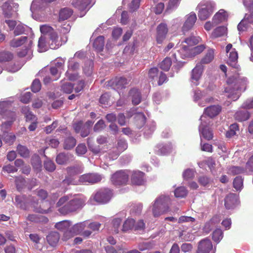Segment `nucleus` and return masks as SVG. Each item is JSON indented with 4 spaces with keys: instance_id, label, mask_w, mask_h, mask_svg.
<instances>
[{
    "instance_id": "a878e982",
    "label": "nucleus",
    "mask_w": 253,
    "mask_h": 253,
    "mask_svg": "<svg viewBox=\"0 0 253 253\" xmlns=\"http://www.w3.org/2000/svg\"><path fill=\"white\" fill-rule=\"evenodd\" d=\"M104 46V37L100 36L98 37L94 40L93 46V48L97 51H102Z\"/></svg>"
},
{
    "instance_id": "0eeeda50",
    "label": "nucleus",
    "mask_w": 253,
    "mask_h": 253,
    "mask_svg": "<svg viewBox=\"0 0 253 253\" xmlns=\"http://www.w3.org/2000/svg\"><path fill=\"white\" fill-rule=\"evenodd\" d=\"M128 180V174L124 170H119L113 174L111 177V181L115 185L126 184Z\"/></svg>"
},
{
    "instance_id": "2eb2a0df",
    "label": "nucleus",
    "mask_w": 253,
    "mask_h": 253,
    "mask_svg": "<svg viewBox=\"0 0 253 253\" xmlns=\"http://www.w3.org/2000/svg\"><path fill=\"white\" fill-rule=\"evenodd\" d=\"M145 173L140 171H134L131 176V181L135 185H141L144 182Z\"/></svg>"
},
{
    "instance_id": "de8ad7c7",
    "label": "nucleus",
    "mask_w": 253,
    "mask_h": 253,
    "mask_svg": "<svg viewBox=\"0 0 253 253\" xmlns=\"http://www.w3.org/2000/svg\"><path fill=\"white\" fill-rule=\"evenodd\" d=\"M223 237V232L220 229H215L212 233V240L216 243L219 242Z\"/></svg>"
},
{
    "instance_id": "e2e57ef3",
    "label": "nucleus",
    "mask_w": 253,
    "mask_h": 253,
    "mask_svg": "<svg viewBox=\"0 0 253 253\" xmlns=\"http://www.w3.org/2000/svg\"><path fill=\"white\" fill-rule=\"evenodd\" d=\"M105 122L102 120H99L94 125L93 130L95 132H99L105 127Z\"/></svg>"
},
{
    "instance_id": "c9c22d12",
    "label": "nucleus",
    "mask_w": 253,
    "mask_h": 253,
    "mask_svg": "<svg viewBox=\"0 0 253 253\" xmlns=\"http://www.w3.org/2000/svg\"><path fill=\"white\" fill-rule=\"evenodd\" d=\"M214 58V51L212 49H210L208 50L206 54L201 59V64H208L210 63Z\"/></svg>"
},
{
    "instance_id": "ddd939ff",
    "label": "nucleus",
    "mask_w": 253,
    "mask_h": 253,
    "mask_svg": "<svg viewBox=\"0 0 253 253\" xmlns=\"http://www.w3.org/2000/svg\"><path fill=\"white\" fill-rule=\"evenodd\" d=\"M196 20V14L193 12L190 13L188 15H187L186 21L182 27L183 31H187L192 29L194 26Z\"/></svg>"
},
{
    "instance_id": "f3484780",
    "label": "nucleus",
    "mask_w": 253,
    "mask_h": 253,
    "mask_svg": "<svg viewBox=\"0 0 253 253\" xmlns=\"http://www.w3.org/2000/svg\"><path fill=\"white\" fill-rule=\"evenodd\" d=\"M238 55L237 51L235 49H233L229 52L227 63L231 67L234 68H237L238 66Z\"/></svg>"
},
{
    "instance_id": "bb28decb",
    "label": "nucleus",
    "mask_w": 253,
    "mask_h": 253,
    "mask_svg": "<svg viewBox=\"0 0 253 253\" xmlns=\"http://www.w3.org/2000/svg\"><path fill=\"white\" fill-rule=\"evenodd\" d=\"M2 14L5 18H11L12 16V7L10 3L8 2H5L1 6Z\"/></svg>"
},
{
    "instance_id": "2f4dec72",
    "label": "nucleus",
    "mask_w": 253,
    "mask_h": 253,
    "mask_svg": "<svg viewBox=\"0 0 253 253\" xmlns=\"http://www.w3.org/2000/svg\"><path fill=\"white\" fill-rule=\"evenodd\" d=\"M234 117L239 122H243L248 120L250 117V114L247 111H240L235 114Z\"/></svg>"
},
{
    "instance_id": "20e7f679",
    "label": "nucleus",
    "mask_w": 253,
    "mask_h": 253,
    "mask_svg": "<svg viewBox=\"0 0 253 253\" xmlns=\"http://www.w3.org/2000/svg\"><path fill=\"white\" fill-rule=\"evenodd\" d=\"M198 13L199 19L201 20H206L209 18L213 13L215 4L211 1H204L200 3Z\"/></svg>"
},
{
    "instance_id": "8fccbe9b",
    "label": "nucleus",
    "mask_w": 253,
    "mask_h": 253,
    "mask_svg": "<svg viewBox=\"0 0 253 253\" xmlns=\"http://www.w3.org/2000/svg\"><path fill=\"white\" fill-rule=\"evenodd\" d=\"M70 222L67 220H64L58 223L55 225V227L60 230H64L70 226Z\"/></svg>"
},
{
    "instance_id": "338daca9",
    "label": "nucleus",
    "mask_w": 253,
    "mask_h": 253,
    "mask_svg": "<svg viewBox=\"0 0 253 253\" xmlns=\"http://www.w3.org/2000/svg\"><path fill=\"white\" fill-rule=\"evenodd\" d=\"M194 177V171L190 169H186L183 173V177L185 180L192 179Z\"/></svg>"
},
{
    "instance_id": "4be33fe9",
    "label": "nucleus",
    "mask_w": 253,
    "mask_h": 253,
    "mask_svg": "<svg viewBox=\"0 0 253 253\" xmlns=\"http://www.w3.org/2000/svg\"><path fill=\"white\" fill-rule=\"evenodd\" d=\"M91 0H75L73 1V6L80 11H84L90 5Z\"/></svg>"
},
{
    "instance_id": "79ce46f5",
    "label": "nucleus",
    "mask_w": 253,
    "mask_h": 253,
    "mask_svg": "<svg viewBox=\"0 0 253 253\" xmlns=\"http://www.w3.org/2000/svg\"><path fill=\"white\" fill-rule=\"evenodd\" d=\"M227 29L224 26H220L216 28L212 33V36L214 38L221 37L226 34Z\"/></svg>"
},
{
    "instance_id": "72a5a7b5",
    "label": "nucleus",
    "mask_w": 253,
    "mask_h": 253,
    "mask_svg": "<svg viewBox=\"0 0 253 253\" xmlns=\"http://www.w3.org/2000/svg\"><path fill=\"white\" fill-rule=\"evenodd\" d=\"M68 174L69 176H74L79 174L82 172V168L79 165H76L68 167L66 169Z\"/></svg>"
},
{
    "instance_id": "09e8293b",
    "label": "nucleus",
    "mask_w": 253,
    "mask_h": 253,
    "mask_svg": "<svg viewBox=\"0 0 253 253\" xmlns=\"http://www.w3.org/2000/svg\"><path fill=\"white\" fill-rule=\"evenodd\" d=\"M35 192L37 196L41 200H44L48 196L47 191L43 189H37Z\"/></svg>"
},
{
    "instance_id": "3c124183",
    "label": "nucleus",
    "mask_w": 253,
    "mask_h": 253,
    "mask_svg": "<svg viewBox=\"0 0 253 253\" xmlns=\"http://www.w3.org/2000/svg\"><path fill=\"white\" fill-rule=\"evenodd\" d=\"M22 113L25 115L26 121H31L34 120L35 118V115L30 111L29 108L28 107H23L22 109Z\"/></svg>"
},
{
    "instance_id": "5fc2aeb1",
    "label": "nucleus",
    "mask_w": 253,
    "mask_h": 253,
    "mask_svg": "<svg viewBox=\"0 0 253 253\" xmlns=\"http://www.w3.org/2000/svg\"><path fill=\"white\" fill-rule=\"evenodd\" d=\"M31 90L33 92L36 93L39 92L41 89V84L39 79H35L33 81L31 85Z\"/></svg>"
},
{
    "instance_id": "603ef678",
    "label": "nucleus",
    "mask_w": 253,
    "mask_h": 253,
    "mask_svg": "<svg viewBox=\"0 0 253 253\" xmlns=\"http://www.w3.org/2000/svg\"><path fill=\"white\" fill-rule=\"evenodd\" d=\"M38 47L39 50L41 52H43L46 50L47 47L44 37H41L39 38L38 41Z\"/></svg>"
},
{
    "instance_id": "f8f14e48",
    "label": "nucleus",
    "mask_w": 253,
    "mask_h": 253,
    "mask_svg": "<svg viewBox=\"0 0 253 253\" xmlns=\"http://www.w3.org/2000/svg\"><path fill=\"white\" fill-rule=\"evenodd\" d=\"M168 32L167 25L164 23H161L157 28V42L159 44L163 42L166 39V35Z\"/></svg>"
},
{
    "instance_id": "a211bd4d",
    "label": "nucleus",
    "mask_w": 253,
    "mask_h": 253,
    "mask_svg": "<svg viewBox=\"0 0 253 253\" xmlns=\"http://www.w3.org/2000/svg\"><path fill=\"white\" fill-rule=\"evenodd\" d=\"M15 139L16 136L14 134L7 132H4L2 134L0 135V147L2 146V139L6 144L11 145L14 143Z\"/></svg>"
},
{
    "instance_id": "6ab92c4d",
    "label": "nucleus",
    "mask_w": 253,
    "mask_h": 253,
    "mask_svg": "<svg viewBox=\"0 0 253 253\" xmlns=\"http://www.w3.org/2000/svg\"><path fill=\"white\" fill-rule=\"evenodd\" d=\"M112 86L117 89L125 88L127 84V79L124 77L116 78L110 81Z\"/></svg>"
},
{
    "instance_id": "0e129e2a",
    "label": "nucleus",
    "mask_w": 253,
    "mask_h": 253,
    "mask_svg": "<svg viewBox=\"0 0 253 253\" xmlns=\"http://www.w3.org/2000/svg\"><path fill=\"white\" fill-rule=\"evenodd\" d=\"M73 87V84L70 83L64 84L61 86L62 91L68 94L71 93L72 92Z\"/></svg>"
},
{
    "instance_id": "ea45409f",
    "label": "nucleus",
    "mask_w": 253,
    "mask_h": 253,
    "mask_svg": "<svg viewBox=\"0 0 253 253\" xmlns=\"http://www.w3.org/2000/svg\"><path fill=\"white\" fill-rule=\"evenodd\" d=\"M188 194V191L185 187L181 186L177 188L174 191V195L177 198L185 197Z\"/></svg>"
},
{
    "instance_id": "f257e3e1",
    "label": "nucleus",
    "mask_w": 253,
    "mask_h": 253,
    "mask_svg": "<svg viewBox=\"0 0 253 253\" xmlns=\"http://www.w3.org/2000/svg\"><path fill=\"white\" fill-rule=\"evenodd\" d=\"M15 201L16 206L23 210H27L29 206H31L34 207V211L36 212L47 213L50 211V207L47 209H43L41 207L36 208L35 207L38 204V200H35L32 196L27 197L25 195H17L15 197Z\"/></svg>"
},
{
    "instance_id": "f03ea898",
    "label": "nucleus",
    "mask_w": 253,
    "mask_h": 253,
    "mask_svg": "<svg viewBox=\"0 0 253 253\" xmlns=\"http://www.w3.org/2000/svg\"><path fill=\"white\" fill-rule=\"evenodd\" d=\"M85 198L83 196H75L73 199L70 200L67 204L59 208L58 211L64 215L75 211L83 207L85 205Z\"/></svg>"
},
{
    "instance_id": "e433bc0d",
    "label": "nucleus",
    "mask_w": 253,
    "mask_h": 253,
    "mask_svg": "<svg viewBox=\"0 0 253 253\" xmlns=\"http://www.w3.org/2000/svg\"><path fill=\"white\" fill-rule=\"evenodd\" d=\"M17 151L19 155L24 158H27L29 156L30 151L25 146L19 144L17 146Z\"/></svg>"
},
{
    "instance_id": "49530a36",
    "label": "nucleus",
    "mask_w": 253,
    "mask_h": 253,
    "mask_svg": "<svg viewBox=\"0 0 253 253\" xmlns=\"http://www.w3.org/2000/svg\"><path fill=\"white\" fill-rule=\"evenodd\" d=\"M245 169L243 168L237 166H232L228 169V173L233 175L243 173Z\"/></svg>"
},
{
    "instance_id": "9d476101",
    "label": "nucleus",
    "mask_w": 253,
    "mask_h": 253,
    "mask_svg": "<svg viewBox=\"0 0 253 253\" xmlns=\"http://www.w3.org/2000/svg\"><path fill=\"white\" fill-rule=\"evenodd\" d=\"M239 203L238 197L234 193H229L224 199V206L227 210L234 209Z\"/></svg>"
},
{
    "instance_id": "37998d69",
    "label": "nucleus",
    "mask_w": 253,
    "mask_h": 253,
    "mask_svg": "<svg viewBox=\"0 0 253 253\" xmlns=\"http://www.w3.org/2000/svg\"><path fill=\"white\" fill-rule=\"evenodd\" d=\"M199 165L201 167H203L204 165H207L211 170L212 169H214L215 166V161L212 158L209 157L207 160L200 162Z\"/></svg>"
},
{
    "instance_id": "a19ab883",
    "label": "nucleus",
    "mask_w": 253,
    "mask_h": 253,
    "mask_svg": "<svg viewBox=\"0 0 253 253\" xmlns=\"http://www.w3.org/2000/svg\"><path fill=\"white\" fill-rule=\"evenodd\" d=\"M171 60L169 57H166L160 64V67L162 70L168 71L171 66Z\"/></svg>"
},
{
    "instance_id": "680f3d73",
    "label": "nucleus",
    "mask_w": 253,
    "mask_h": 253,
    "mask_svg": "<svg viewBox=\"0 0 253 253\" xmlns=\"http://www.w3.org/2000/svg\"><path fill=\"white\" fill-rule=\"evenodd\" d=\"M76 234V233L73 230L72 228L70 230H66L63 234L62 240L67 241Z\"/></svg>"
},
{
    "instance_id": "dca6fc26",
    "label": "nucleus",
    "mask_w": 253,
    "mask_h": 253,
    "mask_svg": "<svg viewBox=\"0 0 253 253\" xmlns=\"http://www.w3.org/2000/svg\"><path fill=\"white\" fill-rule=\"evenodd\" d=\"M228 14L224 9H220L212 18V22L217 25L227 19Z\"/></svg>"
},
{
    "instance_id": "393cba45",
    "label": "nucleus",
    "mask_w": 253,
    "mask_h": 253,
    "mask_svg": "<svg viewBox=\"0 0 253 253\" xmlns=\"http://www.w3.org/2000/svg\"><path fill=\"white\" fill-rule=\"evenodd\" d=\"M127 148V144L126 142V140L125 139H119L117 143V149L118 151V152H116L114 155L113 156H111V154H110V157L113 159H116L118 156H119V154L124 151H125L126 148Z\"/></svg>"
},
{
    "instance_id": "5701e85b",
    "label": "nucleus",
    "mask_w": 253,
    "mask_h": 253,
    "mask_svg": "<svg viewBox=\"0 0 253 253\" xmlns=\"http://www.w3.org/2000/svg\"><path fill=\"white\" fill-rule=\"evenodd\" d=\"M60 239V236L57 232H51L46 236V240L51 246L55 247L58 244Z\"/></svg>"
},
{
    "instance_id": "58836bf2",
    "label": "nucleus",
    "mask_w": 253,
    "mask_h": 253,
    "mask_svg": "<svg viewBox=\"0 0 253 253\" xmlns=\"http://www.w3.org/2000/svg\"><path fill=\"white\" fill-rule=\"evenodd\" d=\"M17 190L20 192L26 186V180L22 177H16L15 180Z\"/></svg>"
},
{
    "instance_id": "f704fd0d",
    "label": "nucleus",
    "mask_w": 253,
    "mask_h": 253,
    "mask_svg": "<svg viewBox=\"0 0 253 253\" xmlns=\"http://www.w3.org/2000/svg\"><path fill=\"white\" fill-rule=\"evenodd\" d=\"M135 220L132 218H127L124 223L122 227V231L126 232L134 228Z\"/></svg>"
},
{
    "instance_id": "69168bd1",
    "label": "nucleus",
    "mask_w": 253,
    "mask_h": 253,
    "mask_svg": "<svg viewBox=\"0 0 253 253\" xmlns=\"http://www.w3.org/2000/svg\"><path fill=\"white\" fill-rule=\"evenodd\" d=\"M159 70L157 68H151L148 72V77L151 81H153L158 75Z\"/></svg>"
},
{
    "instance_id": "052dcab7",
    "label": "nucleus",
    "mask_w": 253,
    "mask_h": 253,
    "mask_svg": "<svg viewBox=\"0 0 253 253\" xmlns=\"http://www.w3.org/2000/svg\"><path fill=\"white\" fill-rule=\"evenodd\" d=\"M54 29L52 27L46 24L42 25L40 26V31L43 35H48Z\"/></svg>"
},
{
    "instance_id": "a18cd8bd",
    "label": "nucleus",
    "mask_w": 253,
    "mask_h": 253,
    "mask_svg": "<svg viewBox=\"0 0 253 253\" xmlns=\"http://www.w3.org/2000/svg\"><path fill=\"white\" fill-rule=\"evenodd\" d=\"M203 137L208 140H210L213 138V133L211 130L208 127H205L202 130Z\"/></svg>"
},
{
    "instance_id": "bf43d9fd",
    "label": "nucleus",
    "mask_w": 253,
    "mask_h": 253,
    "mask_svg": "<svg viewBox=\"0 0 253 253\" xmlns=\"http://www.w3.org/2000/svg\"><path fill=\"white\" fill-rule=\"evenodd\" d=\"M122 219L120 218H114L112 222L113 227L114 229V232L117 234L119 232V228L122 223Z\"/></svg>"
},
{
    "instance_id": "6e6d98bb",
    "label": "nucleus",
    "mask_w": 253,
    "mask_h": 253,
    "mask_svg": "<svg viewBox=\"0 0 253 253\" xmlns=\"http://www.w3.org/2000/svg\"><path fill=\"white\" fill-rule=\"evenodd\" d=\"M233 184L236 190H240L243 186V179L241 176H236L234 179Z\"/></svg>"
},
{
    "instance_id": "b1692460",
    "label": "nucleus",
    "mask_w": 253,
    "mask_h": 253,
    "mask_svg": "<svg viewBox=\"0 0 253 253\" xmlns=\"http://www.w3.org/2000/svg\"><path fill=\"white\" fill-rule=\"evenodd\" d=\"M28 41V38L26 36H22L19 38H14L9 42V45L12 47H18L22 46Z\"/></svg>"
},
{
    "instance_id": "c756f323",
    "label": "nucleus",
    "mask_w": 253,
    "mask_h": 253,
    "mask_svg": "<svg viewBox=\"0 0 253 253\" xmlns=\"http://www.w3.org/2000/svg\"><path fill=\"white\" fill-rule=\"evenodd\" d=\"M76 140L73 136H69L66 138L63 143V148L66 150L73 149L76 145Z\"/></svg>"
},
{
    "instance_id": "39448f33",
    "label": "nucleus",
    "mask_w": 253,
    "mask_h": 253,
    "mask_svg": "<svg viewBox=\"0 0 253 253\" xmlns=\"http://www.w3.org/2000/svg\"><path fill=\"white\" fill-rule=\"evenodd\" d=\"M112 196V191L108 188L101 189L94 196V200L99 203H106Z\"/></svg>"
},
{
    "instance_id": "864d4df0",
    "label": "nucleus",
    "mask_w": 253,
    "mask_h": 253,
    "mask_svg": "<svg viewBox=\"0 0 253 253\" xmlns=\"http://www.w3.org/2000/svg\"><path fill=\"white\" fill-rule=\"evenodd\" d=\"M205 48V46L204 44L196 46L192 48H189L188 51H189L190 53L194 55L201 53Z\"/></svg>"
},
{
    "instance_id": "13d9d810",
    "label": "nucleus",
    "mask_w": 253,
    "mask_h": 253,
    "mask_svg": "<svg viewBox=\"0 0 253 253\" xmlns=\"http://www.w3.org/2000/svg\"><path fill=\"white\" fill-rule=\"evenodd\" d=\"M136 123L138 127H141L145 123L146 118L145 115L141 113L138 115L136 117Z\"/></svg>"
},
{
    "instance_id": "412c9836",
    "label": "nucleus",
    "mask_w": 253,
    "mask_h": 253,
    "mask_svg": "<svg viewBox=\"0 0 253 253\" xmlns=\"http://www.w3.org/2000/svg\"><path fill=\"white\" fill-rule=\"evenodd\" d=\"M221 110L219 105H212L207 107L205 110V114L210 118H213L217 116Z\"/></svg>"
},
{
    "instance_id": "473e14b6",
    "label": "nucleus",
    "mask_w": 253,
    "mask_h": 253,
    "mask_svg": "<svg viewBox=\"0 0 253 253\" xmlns=\"http://www.w3.org/2000/svg\"><path fill=\"white\" fill-rule=\"evenodd\" d=\"M202 72L203 68L201 66L197 65L192 71V80L197 82L201 78Z\"/></svg>"
},
{
    "instance_id": "cd10ccee",
    "label": "nucleus",
    "mask_w": 253,
    "mask_h": 253,
    "mask_svg": "<svg viewBox=\"0 0 253 253\" xmlns=\"http://www.w3.org/2000/svg\"><path fill=\"white\" fill-rule=\"evenodd\" d=\"M49 39L51 41L50 43L51 48L54 49L58 48L60 45L58 41V36L57 33L53 30L49 35Z\"/></svg>"
},
{
    "instance_id": "6e6552de",
    "label": "nucleus",
    "mask_w": 253,
    "mask_h": 253,
    "mask_svg": "<svg viewBox=\"0 0 253 253\" xmlns=\"http://www.w3.org/2000/svg\"><path fill=\"white\" fill-rule=\"evenodd\" d=\"M102 179L101 176L96 173H88L82 175L79 177V181L83 183H88L93 184L100 182Z\"/></svg>"
},
{
    "instance_id": "4468645a",
    "label": "nucleus",
    "mask_w": 253,
    "mask_h": 253,
    "mask_svg": "<svg viewBox=\"0 0 253 253\" xmlns=\"http://www.w3.org/2000/svg\"><path fill=\"white\" fill-rule=\"evenodd\" d=\"M201 39L199 37L191 36L185 39L184 42L187 44V46L182 45L181 50L187 51L189 50V47L197 44L201 41Z\"/></svg>"
},
{
    "instance_id": "c03bdc74",
    "label": "nucleus",
    "mask_w": 253,
    "mask_h": 253,
    "mask_svg": "<svg viewBox=\"0 0 253 253\" xmlns=\"http://www.w3.org/2000/svg\"><path fill=\"white\" fill-rule=\"evenodd\" d=\"M26 28L25 26L21 24H17L13 30V34L15 36H18L25 33Z\"/></svg>"
},
{
    "instance_id": "423d86ee",
    "label": "nucleus",
    "mask_w": 253,
    "mask_h": 253,
    "mask_svg": "<svg viewBox=\"0 0 253 253\" xmlns=\"http://www.w3.org/2000/svg\"><path fill=\"white\" fill-rule=\"evenodd\" d=\"M9 103L7 102H1L0 103V114L2 116V118L14 122L16 119V114L15 112L8 110Z\"/></svg>"
},
{
    "instance_id": "7ed1b4c3",
    "label": "nucleus",
    "mask_w": 253,
    "mask_h": 253,
    "mask_svg": "<svg viewBox=\"0 0 253 253\" xmlns=\"http://www.w3.org/2000/svg\"><path fill=\"white\" fill-rule=\"evenodd\" d=\"M169 197L162 196L157 198L153 205L152 212L154 217H158L168 211Z\"/></svg>"
},
{
    "instance_id": "4c0bfd02",
    "label": "nucleus",
    "mask_w": 253,
    "mask_h": 253,
    "mask_svg": "<svg viewBox=\"0 0 253 253\" xmlns=\"http://www.w3.org/2000/svg\"><path fill=\"white\" fill-rule=\"evenodd\" d=\"M69 160V155L64 153L59 154L56 158V161L59 165L66 164Z\"/></svg>"
},
{
    "instance_id": "774afa93",
    "label": "nucleus",
    "mask_w": 253,
    "mask_h": 253,
    "mask_svg": "<svg viewBox=\"0 0 253 253\" xmlns=\"http://www.w3.org/2000/svg\"><path fill=\"white\" fill-rule=\"evenodd\" d=\"M85 227V224L84 222H81L77 223L72 227V229L75 231L77 234H79L84 229Z\"/></svg>"
},
{
    "instance_id": "aec40b11",
    "label": "nucleus",
    "mask_w": 253,
    "mask_h": 253,
    "mask_svg": "<svg viewBox=\"0 0 253 253\" xmlns=\"http://www.w3.org/2000/svg\"><path fill=\"white\" fill-rule=\"evenodd\" d=\"M129 95L131 97L132 103L133 105H138L140 103L141 94L138 89L133 88L130 89L129 91Z\"/></svg>"
},
{
    "instance_id": "4d7b16f0",
    "label": "nucleus",
    "mask_w": 253,
    "mask_h": 253,
    "mask_svg": "<svg viewBox=\"0 0 253 253\" xmlns=\"http://www.w3.org/2000/svg\"><path fill=\"white\" fill-rule=\"evenodd\" d=\"M44 168L48 171L52 172L56 169L55 164L51 160H46L44 162Z\"/></svg>"
},
{
    "instance_id": "1a4fd4ad",
    "label": "nucleus",
    "mask_w": 253,
    "mask_h": 253,
    "mask_svg": "<svg viewBox=\"0 0 253 253\" xmlns=\"http://www.w3.org/2000/svg\"><path fill=\"white\" fill-rule=\"evenodd\" d=\"M247 79L245 78H235L234 77L229 78L227 80V84L231 86H233L237 90L244 89L246 87Z\"/></svg>"
},
{
    "instance_id": "c85d7f7f",
    "label": "nucleus",
    "mask_w": 253,
    "mask_h": 253,
    "mask_svg": "<svg viewBox=\"0 0 253 253\" xmlns=\"http://www.w3.org/2000/svg\"><path fill=\"white\" fill-rule=\"evenodd\" d=\"M14 58L13 53L9 51L3 50L0 52V62H6L11 61Z\"/></svg>"
},
{
    "instance_id": "9b49d317",
    "label": "nucleus",
    "mask_w": 253,
    "mask_h": 253,
    "mask_svg": "<svg viewBox=\"0 0 253 253\" xmlns=\"http://www.w3.org/2000/svg\"><path fill=\"white\" fill-rule=\"evenodd\" d=\"M212 250V244L208 239L202 240L198 244L197 253H210Z\"/></svg>"
},
{
    "instance_id": "7c9ffc66",
    "label": "nucleus",
    "mask_w": 253,
    "mask_h": 253,
    "mask_svg": "<svg viewBox=\"0 0 253 253\" xmlns=\"http://www.w3.org/2000/svg\"><path fill=\"white\" fill-rule=\"evenodd\" d=\"M73 11L70 8L62 9L59 12V20L64 21L68 19L73 14Z\"/></svg>"
}]
</instances>
